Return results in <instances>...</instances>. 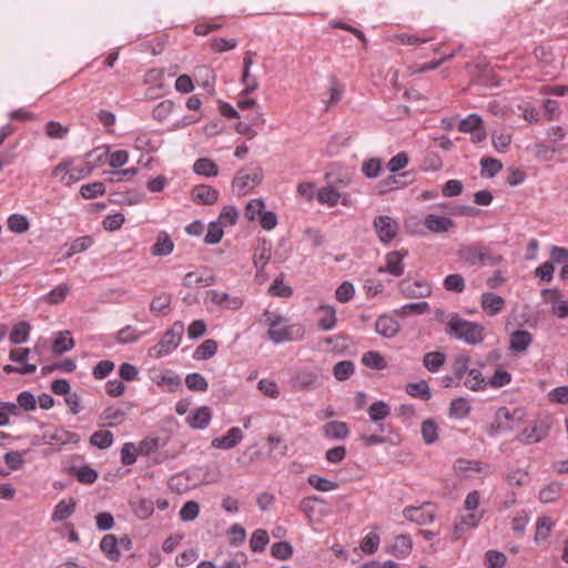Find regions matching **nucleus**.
<instances>
[{
    "label": "nucleus",
    "mask_w": 568,
    "mask_h": 568,
    "mask_svg": "<svg viewBox=\"0 0 568 568\" xmlns=\"http://www.w3.org/2000/svg\"><path fill=\"white\" fill-rule=\"evenodd\" d=\"M446 291L462 293L465 290V280L460 274H449L443 283Z\"/></svg>",
    "instance_id": "69168bd1"
},
{
    "label": "nucleus",
    "mask_w": 568,
    "mask_h": 568,
    "mask_svg": "<svg viewBox=\"0 0 568 568\" xmlns=\"http://www.w3.org/2000/svg\"><path fill=\"white\" fill-rule=\"evenodd\" d=\"M457 255L468 266H496L503 261L500 255L480 242L462 245L457 251Z\"/></svg>",
    "instance_id": "7ed1b4c3"
},
{
    "label": "nucleus",
    "mask_w": 568,
    "mask_h": 568,
    "mask_svg": "<svg viewBox=\"0 0 568 568\" xmlns=\"http://www.w3.org/2000/svg\"><path fill=\"white\" fill-rule=\"evenodd\" d=\"M30 325L27 322H19L16 324L9 335V339L13 344H21L27 342L30 333Z\"/></svg>",
    "instance_id": "603ef678"
},
{
    "label": "nucleus",
    "mask_w": 568,
    "mask_h": 568,
    "mask_svg": "<svg viewBox=\"0 0 568 568\" xmlns=\"http://www.w3.org/2000/svg\"><path fill=\"white\" fill-rule=\"evenodd\" d=\"M505 300L491 292H484L480 295V307L489 316H496L505 307Z\"/></svg>",
    "instance_id": "dca6fc26"
},
{
    "label": "nucleus",
    "mask_w": 568,
    "mask_h": 568,
    "mask_svg": "<svg viewBox=\"0 0 568 568\" xmlns=\"http://www.w3.org/2000/svg\"><path fill=\"white\" fill-rule=\"evenodd\" d=\"M552 424V417L540 415L535 418L520 434V440L526 444H534L547 436Z\"/></svg>",
    "instance_id": "6e6552de"
},
{
    "label": "nucleus",
    "mask_w": 568,
    "mask_h": 568,
    "mask_svg": "<svg viewBox=\"0 0 568 568\" xmlns=\"http://www.w3.org/2000/svg\"><path fill=\"white\" fill-rule=\"evenodd\" d=\"M480 165L481 174L486 178L495 176L503 169L501 162L494 158H483Z\"/></svg>",
    "instance_id": "680f3d73"
},
{
    "label": "nucleus",
    "mask_w": 568,
    "mask_h": 568,
    "mask_svg": "<svg viewBox=\"0 0 568 568\" xmlns=\"http://www.w3.org/2000/svg\"><path fill=\"white\" fill-rule=\"evenodd\" d=\"M470 356L467 353H459L452 363V371L457 379H462L469 372Z\"/></svg>",
    "instance_id": "58836bf2"
},
{
    "label": "nucleus",
    "mask_w": 568,
    "mask_h": 568,
    "mask_svg": "<svg viewBox=\"0 0 568 568\" xmlns=\"http://www.w3.org/2000/svg\"><path fill=\"white\" fill-rule=\"evenodd\" d=\"M406 393L415 398L428 400L432 396L428 383L426 381H419L416 383H408L406 385Z\"/></svg>",
    "instance_id": "a19ab883"
},
{
    "label": "nucleus",
    "mask_w": 568,
    "mask_h": 568,
    "mask_svg": "<svg viewBox=\"0 0 568 568\" xmlns=\"http://www.w3.org/2000/svg\"><path fill=\"white\" fill-rule=\"evenodd\" d=\"M193 170L196 174L209 176V178L216 176L219 173L217 165L212 160H210L207 158H201V159L196 160L193 165Z\"/></svg>",
    "instance_id": "37998d69"
},
{
    "label": "nucleus",
    "mask_w": 568,
    "mask_h": 568,
    "mask_svg": "<svg viewBox=\"0 0 568 568\" xmlns=\"http://www.w3.org/2000/svg\"><path fill=\"white\" fill-rule=\"evenodd\" d=\"M316 199L321 204L334 207L339 203L341 193L334 186L328 185L317 191Z\"/></svg>",
    "instance_id": "473e14b6"
},
{
    "label": "nucleus",
    "mask_w": 568,
    "mask_h": 568,
    "mask_svg": "<svg viewBox=\"0 0 568 568\" xmlns=\"http://www.w3.org/2000/svg\"><path fill=\"white\" fill-rule=\"evenodd\" d=\"M213 480H215V477L205 474L204 467L194 466L186 471L172 476L169 480V486L172 490L181 494L201 484H207Z\"/></svg>",
    "instance_id": "20e7f679"
},
{
    "label": "nucleus",
    "mask_w": 568,
    "mask_h": 568,
    "mask_svg": "<svg viewBox=\"0 0 568 568\" xmlns=\"http://www.w3.org/2000/svg\"><path fill=\"white\" fill-rule=\"evenodd\" d=\"M192 200L200 205H212L219 199V192L209 185H197L191 192Z\"/></svg>",
    "instance_id": "a211bd4d"
},
{
    "label": "nucleus",
    "mask_w": 568,
    "mask_h": 568,
    "mask_svg": "<svg viewBox=\"0 0 568 568\" xmlns=\"http://www.w3.org/2000/svg\"><path fill=\"white\" fill-rule=\"evenodd\" d=\"M223 234V225L217 221L211 222L207 226V232L204 237V242L206 244H216L222 240Z\"/></svg>",
    "instance_id": "774afa93"
},
{
    "label": "nucleus",
    "mask_w": 568,
    "mask_h": 568,
    "mask_svg": "<svg viewBox=\"0 0 568 568\" xmlns=\"http://www.w3.org/2000/svg\"><path fill=\"white\" fill-rule=\"evenodd\" d=\"M381 538L375 531L368 532L361 542V549L364 554L372 555L377 551Z\"/></svg>",
    "instance_id": "e2e57ef3"
},
{
    "label": "nucleus",
    "mask_w": 568,
    "mask_h": 568,
    "mask_svg": "<svg viewBox=\"0 0 568 568\" xmlns=\"http://www.w3.org/2000/svg\"><path fill=\"white\" fill-rule=\"evenodd\" d=\"M317 326L322 331H331L336 325V311L333 306L322 305L317 308Z\"/></svg>",
    "instance_id": "b1692460"
},
{
    "label": "nucleus",
    "mask_w": 568,
    "mask_h": 568,
    "mask_svg": "<svg viewBox=\"0 0 568 568\" xmlns=\"http://www.w3.org/2000/svg\"><path fill=\"white\" fill-rule=\"evenodd\" d=\"M464 386L473 392H480L487 388V379L479 369L471 368L463 382Z\"/></svg>",
    "instance_id": "c756f323"
},
{
    "label": "nucleus",
    "mask_w": 568,
    "mask_h": 568,
    "mask_svg": "<svg viewBox=\"0 0 568 568\" xmlns=\"http://www.w3.org/2000/svg\"><path fill=\"white\" fill-rule=\"evenodd\" d=\"M214 283V275L206 271L189 272L184 275L182 281V284L190 288L207 287L213 285Z\"/></svg>",
    "instance_id": "f3484780"
},
{
    "label": "nucleus",
    "mask_w": 568,
    "mask_h": 568,
    "mask_svg": "<svg viewBox=\"0 0 568 568\" xmlns=\"http://www.w3.org/2000/svg\"><path fill=\"white\" fill-rule=\"evenodd\" d=\"M265 207L264 202L261 199L251 200L244 210V215L248 221H255L261 216Z\"/></svg>",
    "instance_id": "0e129e2a"
},
{
    "label": "nucleus",
    "mask_w": 568,
    "mask_h": 568,
    "mask_svg": "<svg viewBox=\"0 0 568 568\" xmlns=\"http://www.w3.org/2000/svg\"><path fill=\"white\" fill-rule=\"evenodd\" d=\"M90 443L98 448L104 449L113 443V435L109 430L100 429L91 435Z\"/></svg>",
    "instance_id": "4d7b16f0"
},
{
    "label": "nucleus",
    "mask_w": 568,
    "mask_h": 568,
    "mask_svg": "<svg viewBox=\"0 0 568 568\" xmlns=\"http://www.w3.org/2000/svg\"><path fill=\"white\" fill-rule=\"evenodd\" d=\"M243 438V433L239 427H232L222 437H216L212 440V446L222 449L233 448Z\"/></svg>",
    "instance_id": "412c9836"
},
{
    "label": "nucleus",
    "mask_w": 568,
    "mask_h": 568,
    "mask_svg": "<svg viewBox=\"0 0 568 568\" xmlns=\"http://www.w3.org/2000/svg\"><path fill=\"white\" fill-rule=\"evenodd\" d=\"M375 331L385 338H392L399 332V324L389 315H381L376 320Z\"/></svg>",
    "instance_id": "6ab92c4d"
},
{
    "label": "nucleus",
    "mask_w": 568,
    "mask_h": 568,
    "mask_svg": "<svg viewBox=\"0 0 568 568\" xmlns=\"http://www.w3.org/2000/svg\"><path fill=\"white\" fill-rule=\"evenodd\" d=\"M485 511H464L460 514L458 519L455 521L452 530V540H459L464 534L468 530L477 528Z\"/></svg>",
    "instance_id": "9d476101"
},
{
    "label": "nucleus",
    "mask_w": 568,
    "mask_h": 568,
    "mask_svg": "<svg viewBox=\"0 0 568 568\" xmlns=\"http://www.w3.org/2000/svg\"><path fill=\"white\" fill-rule=\"evenodd\" d=\"M525 416L526 413L523 408H514L510 410L507 407H500L495 414L489 434L494 435L500 430H513L523 423Z\"/></svg>",
    "instance_id": "423d86ee"
},
{
    "label": "nucleus",
    "mask_w": 568,
    "mask_h": 568,
    "mask_svg": "<svg viewBox=\"0 0 568 568\" xmlns=\"http://www.w3.org/2000/svg\"><path fill=\"white\" fill-rule=\"evenodd\" d=\"M212 419L211 409L207 406L196 408L189 417L187 424L194 429H204Z\"/></svg>",
    "instance_id": "5701e85b"
},
{
    "label": "nucleus",
    "mask_w": 568,
    "mask_h": 568,
    "mask_svg": "<svg viewBox=\"0 0 568 568\" xmlns=\"http://www.w3.org/2000/svg\"><path fill=\"white\" fill-rule=\"evenodd\" d=\"M513 377L509 372L506 369L498 367L494 374L487 379V387L490 388H500L507 386L511 383Z\"/></svg>",
    "instance_id": "ea45409f"
},
{
    "label": "nucleus",
    "mask_w": 568,
    "mask_h": 568,
    "mask_svg": "<svg viewBox=\"0 0 568 568\" xmlns=\"http://www.w3.org/2000/svg\"><path fill=\"white\" fill-rule=\"evenodd\" d=\"M424 225L432 233H444L454 226V222L449 217L428 214L424 220Z\"/></svg>",
    "instance_id": "aec40b11"
},
{
    "label": "nucleus",
    "mask_w": 568,
    "mask_h": 568,
    "mask_svg": "<svg viewBox=\"0 0 568 568\" xmlns=\"http://www.w3.org/2000/svg\"><path fill=\"white\" fill-rule=\"evenodd\" d=\"M239 211L233 205L224 206L219 215L217 222L223 226H232L236 223Z\"/></svg>",
    "instance_id": "338daca9"
},
{
    "label": "nucleus",
    "mask_w": 568,
    "mask_h": 568,
    "mask_svg": "<svg viewBox=\"0 0 568 568\" xmlns=\"http://www.w3.org/2000/svg\"><path fill=\"white\" fill-rule=\"evenodd\" d=\"M206 296L213 305L223 310L237 311L244 303L242 297L219 290H210Z\"/></svg>",
    "instance_id": "2eb2a0df"
},
{
    "label": "nucleus",
    "mask_w": 568,
    "mask_h": 568,
    "mask_svg": "<svg viewBox=\"0 0 568 568\" xmlns=\"http://www.w3.org/2000/svg\"><path fill=\"white\" fill-rule=\"evenodd\" d=\"M7 224H8V229L11 232H14L18 234L26 233L30 227V223H29L27 216H24L22 214L10 215L8 217Z\"/></svg>",
    "instance_id": "8fccbe9b"
},
{
    "label": "nucleus",
    "mask_w": 568,
    "mask_h": 568,
    "mask_svg": "<svg viewBox=\"0 0 568 568\" xmlns=\"http://www.w3.org/2000/svg\"><path fill=\"white\" fill-rule=\"evenodd\" d=\"M105 193V185L102 182H92L83 184L80 189V194L83 199L91 200Z\"/></svg>",
    "instance_id": "bf43d9fd"
},
{
    "label": "nucleus",
    "mask_w": 568,
    "mask_h": 568,
    "mask_svg": "<svg viewBox=\"0 0 568 568\" xmlns=\"http://www.w3.org/2000/svg\"><path fill=\"white\" fill-rule=\"evenodd\" d=\"M403 514L409 521L424 526L434 521L436 509L432 504H424L420 507L407 506Z\"/></svg>",
    "instance_id": "ddd939ff"
},
{
    "label": "nucleus",
    "mask_w": 568,
    "mask_h": 568,
    "mask_svg": "<svg viewBox=\"0 0 568 568\" xmlns=\"http://www.w3.org/2000/svg\"><path fill=\"white\" fill-rule=\"evenodd\" d=\"M92 172L90 166H78L72 159H63L52 170V176L58 179L62 184L69 186L75 182L89 176Z\"/></svg>",
    "instance_id": "39448f33"
},
{
    "label": "nucleus",
    "mask_w": 568,
    "mask_h": 568,
    "mask_svg": "<svg viewBox=\"0 0 568 568\" xmlns=\"http://www.w3.org/2000/svg\"><path fill=\"white\" fill-rule=\"evenodd\" d=\"M263 317L268 326L267 336L275 344L302 341L305 336V327L301 323H291L271 311H265Z\"/></svg>",
    "instance_id": "f257e3e1"
},
{
    "label": "nucleus",
    "mask_w": 568,
    "mask_h": 568,
    "mask_svg": "<svg viewBox=\"0 0 568 568\" xmlns=\"http://www.w3.org/2000/svg\"><path fill=\"white\" fill-rule=\"evenodd\" d=\"M379 241L384 244L392 242L398 233L397 222L387 215H379L373 222Z\"/></svg>",
    "instance_id": "9b49d317"
},
{
    "label": "nucleus",
    "mask_w": 568,
    "mask_h": 568,
    "mask_svg": "<svg viewBox=\"0 0 568 568\" xmlns=\"http://www.w3.org/2000/svg\"><path fill=\"white\" fill-rule=\"evenodd\" d=\"M142 333L134 326L126 325L116 333V341L121 344L134 343L140 339Z\"/></svg>",
    "instance_id": "6e6d98bb"
},
{
    "label": "nucleus",
    "mask_w": 568,
    "mask_h": 568,
    "mask_svg": "<svg viewBox=\"0 0 568 568\" xmlns=\"http://www.w3.org/2000/svg\"><path fill=\"white\" fill-rule=\"evenodd\" d=\"M398 287L400 293L407 298H422L432 293V286L425 280L405 278L400 281Z\"/></svg>",
    "instance_id": "f8f14e48"
},
{
    "label": "nucleus",
    "mask_w": 568,
    "mask_h": 568,
    "mask_svg": "<svg viewBox=\"0 0 568 568\" xmlns=\"http://www.w3.org/2000/svg\"><path fill=\"white\" fill-rule=\"evenodd\" d=\"M354 372L355 366L352 361H341L333 367V375L339 382L348 379Z\"/></svg>",
    "instance_id": "09e8293b"
},
{
    "label": "nucleus",
    "mask_w": 568,
    "mask_h": 568,
    "mask_svg": "<svg viewBox=\"0 0 568 568\" xmlns=\"http://www.w3.org/2000/svg\"><path fill=\"white\" fill-rule=\"evenodd\" d=\"M183 324L176 322L162 336L161 341L150 349V355L160 358L174 351L181 342Z\"/></svg>",
    "instance_id": "0eeeda50"
},
{
    "label": "nucleus",
    "mask_w": 568,
    "mask_h": 568,
    "mask_svg": "<svg viewBox=\"0 0 568 568\" xmlns=\"http://www.w3.org/2000/svg\"><path fill=\"white\" fill-rule=\"evenodd\" d=\"M263 179V171L261 168H253L246 170H240L233 179V190L239 195H244L248 191L255 189Z\"/></svg>",
    "instance_id": "1a4fd4ad"
},
{
    "label": "nucleus",
    "mask_w": 568,
    "mask_h": 568,
    "mask_svg": "<svg viewBox=\"0 0 568 568\" xmlns=\"http://www.w3.org/2000/svg\"><path fill=\"white\" fill-rule=\"evenodd\" d=\"M100 549L112 561H118L121 557L119 541L114 535H105L100 541Z\"/></svg>",
    "instance_id": "c85d7f7f"
},
{
    "label": "nucleus",
    "mask_w": 568,
    "mask_h": 568,
    "mask_svg": "<svg viewBox=\"0 0 568 568\" xmlns=\"http://www.w3.org/2000/svg\"><path fill=\"white\" fill-rule=\"evenodd\" d=\"M318 379V374L311 369H301L294 376V385L300 390L312 388Z\"/></svg>",
    "instance_id": "2f4dec72"
},
{
    "label": "nucleus",
    "mask_w": 568,
    "mask_h": 568,
    "mask_svg": "<svg viewBox=\"0 0 568 568\" xmlns=\"http://www.w3.org/2000/svg\"><path fill=\"white\" fill-rule=\"evenodd\" d=\"M470 409V402L465 397H458L450 403L449 416L456 419H463L469 415Z\"/></svg>",
    "instance_id": "72a5a7b5"
},
{
    "label": "nucleus",
    "mask_w": 568,
    "mask_h": 568,
    "mask_svg": "<svg viewBox=\"0 0 568 568\" xmlns=\"http://www.w3.org/2000/svg\"><path fill=\"white\" fill-rule=\"evenodd\" d=\"M446 332L454 338L467 344L477 345L484 341L485 327L476 322L467 321L458 314H452L446 324Z\"/></svg>",
    "instance_id": "f03ea898"
},
{
    "label": "nucleus",
    "mask_w": 568,
    "mask_h": 568,
    "mask_svg": "<svg viewBox=\"0 0 568 568\" xmlns=\"http://www.w3.org/2000/svg\"><path fill=\"white\" fill-rule=\"evenodd\" d=\"M413 549V541L408 535H398L395 537L394 542L387 549L389 554L397 558H406Z\"/></svg>",
    "instance_id": "4be33fe9"
},
{
    "label": "nucleus",
    "mask_w": 568,
    "mask_h": 568,
    "mask_svg": "<svg viewBox=\"0 0 568 568\" xmlns=\"http://www.w3.org/2000/svg\"><path fill=\"white\" fill-rule=\"evenodd\" d=\"M446 362V354L440 351L428 352L423 357L425 368L430 373H436Z\"/></svg>",
    "instance_id": "f704fd0d"
},
{
    "label": "nucleus",
    "mask_w": 568,
    "mask_h": 568,
    "mask_svg": "<svg viewBox=\"0 0 568 568\" xmlns=\"http://www.w3.org/2000/svg\"><path fill=\"white\" fill-rule=\"evenodd\" d=\"M217 352V343L214 339H205L194 351L195 359H209Z\"/></svg>",
    "instance_id": "c03bdc74"
},
{
    "label": "nucleus",
    "mask_w": 568,
    "mask_h": 568,
    "mask_svg": "<svg viewBox=\"0 0 568 568\" xmlns=\"http://www.w3.org/2000/svg\"><path fill=\"white\" fill-rule=\"evenodd\" d=\"M75 505L77 503L73 498L60 500L52 511V521L58 523L68 519L74 513Z\"/></svg>",
    "instance_id": "a878e982"
},
{
    "label": "nucleus",
    "mask_w": 568,
    "mask_h": 568,
    "mask_svg": "<svg viewBox=\"0 0 568 568\" xmlns=\"http://www.w3.org/2000/svg\"><path fill=\"white\" fill-rule=\"evenodd\" d=\"M368 415L373 422L383 420L390 415V407L383 400L374 402L368 409Z\"/></svg>",
    "instance_id": "49530a36"
},
{
    "label": "nucleus",
    "mask_w": 568,
    "mask_h": 568,
    "mask_svg": "<svg viewBox=\"0 0 568 568\" xmlns=\"http://www.w3.org/2000/svg\"><path fill=\"white\" fill-rule=\"evenodd\" d=\"M185 385L193 392H206L209 388L206 379L199 373L187 374L185 377Z\"/></svg>",
    "instance_id": "13d9d810"
},
{
    "label": "nucleus",
    "mask_w": 568,
    "mask_h": 568,
    "mask_svg": "<svg viewBox=\"0 0 568 568\" xmlns=\"http://www.w3.org/2000/svg\"><path fill=\"white\" fill-rule=\"evenodd\" d=\"M406 250L392 251L385 255L384 265L377 268L378 273H388L395 277H399L405 272L404 258L407 256Z\"/></svg>",
    "instance_id": "4468645a"
},
{
    "label": "nucleus",
    "mask_w": 568,
    "mask_h": 568,
    "mask_svg": "<svg viewBox=\"0 0 568 568\" xmlns=\"http://www.w3.org/2000/svg\"><path fill=\"white\" fill-rule=\"evenodd\" d=\"M174 103L171 100H163L159 102L155 108L153 109L152 115L153 119L163 122L166 120L170 114L173 112Z\"/></svg>",
    "instance_id": "052dcab7"
},
{
    "label": "nucleus",
    "mask_w": 568,
    "mask_h": 568,
    "mask_svg": "<svg viewBox=\"0 0 568 568\" xmlns=\"http://www.w3.org/2000/svg\"><path fill=\"white\" fill-rule=\"evenodd\" d=\"M422 436H423V439L426 444H433L437 440L438 438V425L437 423L432 419V418H428V419H425L423 423H422Z\"/></svg>",
    "instance_id": "864d4df0"
},
{
    "label": "nucleus",
    "mask_w": 568,
    "mask_h": 568,
    "mask_svg": "<svg viewBox=\"0 0 568 568\" xmlns=\"http://www.w3.org/2000/svg\"><path fill=\"white\" fill-rule=\"evenodd\" d=\"M174 243L170 235L162 231L158 234L155 243L151 247V253L154 256H165L173 252Z\"/></svg>",
    "instance_id": "393cba45"
},
{
    "label": "nucleus",
    "mask_w": 568,
    "mask_h": 568,
    "mask_svg": "<svg viewBox=\"0 0 568 568\" xmlns=\"http://www.w3.org/2000/svg\"><path fill=\"white\" fill-rule=\"evenodd\" d=\"M531 342L532 335L528 331L517 329L510 335V349L515 352H524L528 348Z\"/></svg>",
    "instance_id": "7c9ffc66"
},
{
    "label": "nucleus",
    "mask_w": 568,
    "mask_h": 568,
    "mask_svg": "<svg viewBox=\"0 0 568 568\" xmlns=\"http://www.w3.org/2000/svg\"><path fill=\"white\" fill-rule=\"evenodd\" d=\"M322 432L327 438L343 439L348 436L349 428L346 423L334 420L324 424Z\"/></svg>",
    "instance_id": "cd10ccee"
},
{
    "label": "nucleus",
    "mask_w": 568,
    "mask_h": 568,
    "mask_svg": "<svg viewBox=\"0 0 568 568\" xmlns=\"http://www.w3.org/2000/svg\"><path fill=\"white\" fill-rule=\"evenodd\" d=\"M362 363L365 366L377 371L384 369L387 366V362L384 356L374 351L365 353L362 357Z\"/></svg>",
    "instance_id": "de8ad7c7"
},
{
    "label": "nucleus",
    "mask_w": 568,
    "mask_h": 568,
    "mask_svg": "<svg viewBox=\"0 0 568 568\" xmlns=\"http://www.w3.org/2000/svg\"><path fill=\"white\" fill-rule=\"evenodd\" d=\"M172 296L169 293L155 295L150 303V311L156 316H165L171 310Z\"/></svg>",
    "instance_id": "bb28decb"
},
{
    "label": "nucleus",
    "mask_w": 568,
    "mask_h": 568,
    "mask_svg": "<svg viewBox=\"0 0 568 568\" xmlns=\"http://www.w3.org/2000/svg\"><path fill=\"white\" fill-rule=\"evenodd\" d=\"M433 37H422L418 34L399 33L395 34L392 41H395L403 45H419L432 41Z\"/></svg>",
    "instance_id": "3c124183"
},
{
    "label": "nucleus",
    "mask_w": 568,
    "mask_h": 568,
    "mask_svg": "<svg viewBox=\"0 0 568 568\" xmlns=\"http://www.w3.org/2000/svg\"><path fill=\"white\" fill-rule=\"evenodd\" d=\"M484 564L487 568H504L507 564V557L498 550H487L484 556Z\"/></svg>",
    "instance_id": "a18cd8bd"
},
{
    "label": "nucleus",
    "mask_w": 568,
    "mask_h": 568,
    "mask_svg": "<svg viewBox=\"0 0 568 568\" xmlns=\"http://www.w3.org/2000/svg\"><path fill=\"white\" fill-rule=\"evenodd\" d=\"M74 347V339L69 331L60 332L52 346V351L57 355H61Z\"/></svg>",
    "instance_id": "e433bc0d"
},
{
    "label": "nucleus",
    "mask_w": 568,
    "mask_h": 568,
    "mask_svg": "<svg viewBox=\"0 0 568 568\" xmlns=\"http://www.w3.org/2000/svg\"><path fill=\"white\" fill-rule=\"evenodd\" d=\"M100 418L103 425L115 427L125 420V413L121 408L109 407L103 410Z\"/></svg>",
    "instance_id": "4c0bfd02"
},
{
    "label": "nucleus",
    "mask_w": 568,
    "mask_h": 568,
    "mask_svg": "<svg viewBox=\"0 0 568 568\" xmlns=\"http://www.w3.org/2000/svg\"><path fill=\"white\" fill-rule=\"evenodd\" d=\"M68 470L82 484H93L98 478V471L85 464L79 467L71 466Z\"/></svg>",
    "instance_id": "c9c22d12"
},
{
    "label": "nucleus",
    "mask_w": 568,
    "mask_h": 568,
    "mask_svg": "<svg viewBox=\"0 0 568 568\" xmlns=\"http://www.w3.org/2000/svg\"><path fill=\"white\" fill-rule=\"evenodd\" d=\"M270 541L267 531L264 529H256L251 537L250 547L254 552H262Z\"/></svg>",
    "instance_id": "5fc2aeb1"
},
{
    "label": "nucleus",
    "mask_w": 568,
    "mask_h": 568,
    "mask_svg": "<svg viewBox=\"0 0 568 568\" xmlns=\"http://www.w3.org/2000/svg\"><path fill=\"white\" fill-rule=\"evenodd\" d=\"M70 292V286L65 283L59 284L51 290L42 300L50 305H58L62 303Z\"/></svg>",
    "instance_id": "79ce46f5"
}]
</instances>
